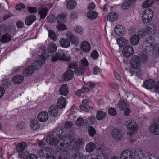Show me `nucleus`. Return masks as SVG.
Wrapping results in <instances>:
<instances>
[{
	"mask_svg": "<svg viewBox=\"0 0 159 159\" xmlns=\"http://www.w3.org/2000/svg\"><path fill=\"white\" fill-rule=\"evenodd\" d=\"M65 130L61 129L47 136L46 141L52 145H57V148L55 152L58 159H68L67 149L72 148L71 144L75 141L73 136L67 135Z\"/></svg>",
	"mask_w": 159,
	"mask_h": 159,
	"instance_id": "obj_1",
	"label": "nucleus"
},
{
	"mask_svg": "<svg viewBox=\"0 0 159 159\" xmlns=\"http://www.w3.org/2000/svg\"><path fill=\"white\" fill-rule=\"evenodd\" d=\"M155 40L151 36L145 40L142 46L144 51L147 52H152V53L156 56L159 55V43H157L154 45Z\"/></svg>",
	"mask_w": 159,
	"mask_h": 159,
	"instance_id": "obj_2",
	"label": "nucleus"
},
{
	"mask_svg": "<svg viewBox=\"0 0 159 159\" xmlns=\"http://www.w3.org/2000/svg\"><path fill=\"white\" fill-rule=\"evenodd\" d=\"M45 61V58L43 55L39 56L37 59L31 65L25 68L23 71V74L24 76H28L34 72L35 70H37L41 68Z\"/></svg>",
	"mask_w": 159,
	"mask_h": 159,
	"instance_id": "obj_3",
	"label": "nucleus"
},
{
	"mask_svg": "<svg viewBox=\"0 0 159 159\" xmlns=\"http://www.w3.org/2000/svg\"><path fill=\"white\" fill-rule=\"evenodd\" d=\"M156 31V28L153 24H149L147 25L144 29H142L139 34L144 37L146 35H153Z\"/></svg>",
	"mask_w": 159,
	"mask_h": 159,
	"instance_id": "obj_4",
	"label": "nucleus"
},
{
	"mask_svg": "<svg viewBox=\"0 0 159 159\" xmlns=\"http://www.w3.org/2000/svg\"><path fill=\"white\" fill-rule=\"evenodd\" d=\"M153 17V11L150 9H146L143 12L142 20L144 23H147L151 21Z\"/></svg>",
	"mask_w": 159,
	"mask_h": 159,
	"instance_id": "obj_5",
	"label": "nucleus"
},
{
	"mask_svg": "<svg viewBox=\"0 0 159 159\" xmlns=\"http://www.w3.org/2000/svg\"><path fill=\"white\" fill-rule=\"evenodd\" d=\"M53 149L51 147H44L41 148L38 152L39 155L42 157H45L51 154Z\"/></svg>",
	"mask_w": 159,
	"mask_h": 159,
	"instance_id": "obj_6",
	"label": "nucleus"
},
{
	"mask_svg": "<svg viewBox=\"0 0 159 159\" xmlns=\"http://www.w3.org/2000/svg\"><path fill=\"white\" fill-rule=\"evenodd\" d=\"M130 64L131 67L134 69H137L139 68L141 66L139 57L137 55L134 56L130 59Z\"/></svg>",
	"mask_w": 159,
	"mask_h": 159,
	"instance_id": "obj_7",
	"label": "nucleus"
},
{
	"mask_svg": "<svg viewBox=\"0 0 159 159\" xmlns=\"http://www.w3.org/2000/svg\"><path fill=\"white\" fill-rule=\"evenodd\" d=\"M120 159H132V152L129 149L123 151L120 154Z\"/></svg>",
	"mask_w": 159,
	"mask_h": 159,
	"instance_id": "obj_8",
	"label": "nucleus"
},
{
	"mask_svg": "<svg viewBox=\"0 0 159 159\" xmlns=\"http://www.w3.org/2000/svg\"><path fill=\"white\" fill-rule=\"evenodd\" d=\"M122 52L124 56L125 57H128L132 55L134 53L133 47L130 45L126 46L123 48Z\"/></svg>",
	"mask_w": 159,
	"mask_h": 159,
	"instance_id": "obj_9",
	"label": "nucleus"
},
{
	"mask_svg": "<svg viewBox=\"0 0 159 159\" xmlns=\"http://www.w3.org/2000/svg\"><path fill=\"white\" fill-rule=\"evenodd\" d=\"M146 152L139 149H136L134 153L135 159H145V156Z\"/></svg>",
	"mask_w": 159,
	"mask_h": 159,
	"instance_id": "obj_10",
	"label": "nucleus"
},
{
	"mask_svg": "<svg viewBox=\"0 0 159 159\" xmlns=\"http://www.w3.org/2000/svg\"><path fill=\"white\" fill-rule=\"evenodd\" d=\"M125 125L129 130L131 131L135 130L137 126L136 122L132 120L127 121Z\"/></svg>",
	"mask_w": 159,
	"mask_h": 159,
	"instance_id": "obj_11",
	"label": "nucleus"
},
{
	"mask_svg": "<svg viewBox=\"0 0 159 159\" xmlns=\"http://www.w3.org/2000/svg\"><path fill=\"white\" fill-rule=\"evenodd\" d=\"M112 135L113 138L115 140H120L122 137L121 131L117 128L113 130L112 132Z\"/></svg>",
	"mask_w": 159,
	"mask_h": 159,
	"instance_id": "obj_12",
	"label": "nucleus"
},
{
	"mask_svg": "<svg viewBox=\"0 0 159 159\" xmlns=\"http://www.w3.org/2000/svg\"><path fill=\"white\" fill-rule=\"evenodd\" d=\"M125 30L123 26L117 25L115 28L114 32L115 34L117 35H122L125 34Z\"/></svg>",
	"mask_w": 159,
	"mask_h": 159,
	"instance_id": "obj_13",
	"label": "nucleus"
},
{
	"mask_svg": "<svg viewBox=\"0 0 159 159\" xmlns=\"http://www.w3.org/2000/svg\"><path fill=\"white\" fill-rule=\"evenodd\" d=\"M149 130L150 132L155 135H159V124L154 123L149 128Z\"/></svg>",
	"mask_w": 159,
	"mask_h": 159,
	"instance_id": "obj_14",
	"label": "nucleus"
},
{
	"mask_svg": "<svg viewBox=\"0 0 159 159\" xmlns=\"http://www.w3.org/2000/svg\"><path fill=\"white\" fill-rule=\"evenodd\" d=\"M37 117L39 121L43 122L46 121L48 119V115L47 112L43 111L38 114Z\"/></svg>",
	"mask_w": 159,
	"mask_h": 159,
	"instance_id": "obj_15",
	"label": "nucleus"
},
{
	"mask_svg": "<svg viewBox=\"0 0 159 159\" xmlns=\"http://www.w3.org/2000/svg\"><path fill=\"white\" fill-rule=\"evenodd\" d=\"M58 108L56 105H52L49 108L48 112L51 116H56L58 115Z\"/></svg>",
	"mask_w": 159,
	"mask_h": 159,
	"instance_id": "obj_16",
	"label": "nucleus"
},
{
	"mask_svg": "<svg viewBox=\"0 0 159 159\" xmlns=\"http://www.w3.org/2000/svg\"><path fill=\"white\" fill-rule=\"evenodd\" d=\"M74 73L73 70H68L63 75L64 80L67 81L72 79L74 76Z\"/></svg>",
	"mask_w": 159,
	"mask_h": 159,
	"instance_id": "obj_17",
	"label": "nucleus"
},
{
	"mask_svg": "<svg viewBox=\"0 0 159 159\" xmlns=\"http://www.w3.org/2000/svg\"><path fill=\"white\" fill-rule=\"evenodd\" d=\"M38 14L40 15V18L44 19L46 17L48 10L47 7H41L38 9Z\"/></svg>",
	"mask_w": 159,
	"mask_h": 159,
	"instance_id": "obj_18",
	"label": "nucleus"
},
{
	"mask_svg": "<svg viewBox=\"0 0 159 159\" xmlns=\"http://www.w3.org/2000/svg\"><path fill=\"white\" fill-rule=\"evenodd\" d=\"M91 46L90 44L86 41H83L81 45L80 49L81 50L85 52H88L90 50Z\"/></svg>",
	"mask_w": 159,
	"mask_h": 159,
	"instance_id": "obj_19",
	"label": "nucleus"
},
{
	"mask_svg": "<svg viewBox=\"0 0 159 159\" xmlns=\"http://www.w3.org/2000/svg\"><path fill=\"white\" fill-rule=\"evenodd\" d=\"M96 148L95 144L93 142H90L87 143L85 147V150L88 153L93 152Z\"/></svg>",
	"mask_w": 159,
	"mask_h": 159,
	"instance_id": "obj_20",
	"label": "nucleus"
},
{
	"mask_svg": "<svg viewBox=\"0 0 159 159\" xmlns=\"http://www.w3.org/2000/svg\"><path fill=\"white\" fill-rule=\"evenodd\" d=\"M57 104L60 109H62L65 107L66 105V99L65 97L61 96L58 99Z\"/></svg>",
	"mask_w": 159,
	"mask_h": 159,
	"instance_id": "obj_21",
	"label": "nucleus"
},
{
	"mask_svg": "<svg viewBox=\"0 0 159 159\" xmlns=\"http://www.w3.org/2000/svg\"><path fill=\"white\" fill-rule=\"evenodd\" d=\"M36 20V17L34 15H32L28 16L25 18V23L26 25H31Z\"/></svg>",
	"mask_w": 159,
	"mask_h": 159,
	"instance_id": "obj_22",
	"label": "nucleus"
},
{
	"mask_svg": "<svg viewBox=\"0 0 159 159\" xmlns=\"http://www.w3.org/2000/svg\"><path fill=\"white\" fill-rule=\"evenodd\" d=\"M155 84V81L152 79L146 80L143 84L144 87L147 89H152L154 87Z\"/></svg>",
	"mask_w": 159,
	"mask_h": 159,
	"instance_id": "obj_23",
	"label": "nucleus"
},
{
	"mask_svg": "<svg viewBox=\"0 0 159 159\" xmlns=\"http://www.w3.org/2000/svg\"><path fill=\"white\" fill-rule=\"evenodd\" d=\"M60 94L61 95L66 96L68 93V87L66 84L62 85L59 90Z\"/></svg>",
	"mask_w": 159,
	"mask_h": 159,
	"instance_id": "obj_24",
	"label": "nucleus"
},
{
	"mask_svg": "<svg viewBox=\"0 0 159 159\" xmlns=\"http://www.w3.org/2000/svg\"><path fill=\"white\" fill-rule=\"evenodd\" d=\"M60 44L61 46L64 48H67L69 47L70 43L68 39L62 38L60 40Z\"/></svg>",
	"mask_w": 159,
	"mask_h": 159,
	"instance_id": "obj_25",
	"label": "nucleus"
},
{
	"mask_svg": "<svg viewBox=\"0 0 159 159\" xmlns=\"http://www.w3.org/2000/svg\"><path fill=\"white\" fill-rule=\"evenodd\" d=\"M40 127V123L37 120H32L30 122V128L31 129L36 130Z\"/></svg>",
	"mask_w": 159,
	"mask_h": 159,
	"instance_id": "obj_26",
	"label": "nucleus"
},
{
	"mask_svg": "<svg viewBox=\"0 0 159 159\" xmlns=\"http://www.w3.org/2000/svg\"><path fill=\"white\" fill-rule=\"evenodd\" d=\"M57 48V46L56 44L54 42H51L48 45L47 50L49 52L53 53L56 51Z\"/></svg>",
	"mask_w": 159,
	"mask_h": 159,
	"instance_id": "obj_27",
	"label": "nucleus"
},
{
	"mask_svg": "<svg viewBox=\"0 0 159 159\" xmlns=\"http://www.w3.org/2000/svg\"><path fill=\"white\" fill-rule=\"evenodd\" d=\"M24 80V77L22 75H17L15 76L12 79V81L15 84H19Z\"/></svg>",
	"mask_w": 159,
	"mask_h": 159,
	"instance_id": "obj_28",
	"label": "nucleus"
},
{
	"mask_svg": "<svg viewBox=\"0 0 159 159\" xmlns=\"http://www.w3.org/2000/svg\"><path fill=\"white\" fill-rule=\"evenodd\" d=\"M139 41V38L136 34L132 35L130 39L131 44L133 45H137Z\"/></svg>",
	"mask_w": 159,
	"mask_h": 159,
	"instance_id": "obj_29",
	"label": "nucleus"
},
{
	"mask_svg": "<svg viewBox=\"0 0 159 159\" xmlns=\"http://www.w3.org/2000/svg\"><path fill=\"white\" fill-rule=\"evenodd\" d=\"M67 15L66 13H61L57 15V20L58 23H62L65 22L66 19Z\"/></svg>",
	"mask_w": 159,
	"mask_h": 159,
	"instance_id": "obj_30",
	"label": "nucleus"
},
{
	"mask_svg": "<svg viewBox=\"0 0 159 159\" xmlns=\"http://www.w3.org/2000/svg\"><path fill=\"white\" fill-rule=\"evenodd\" d=\"M27 146L26 143L22 142L18 143L16 146V149L17 151H23Z\"/></svg>",
	"mask_w": 159,
	"mask_h": 159,
	"instance_id": "obj_31",
	"label": "nucleus"
},
{
	"mask_svg": "<svg viewBox=\"0 0 159 159\" xmlns=\"http://www.w3.org/2000/svg\"><path fill=\"white\" fill-rule=\"evenodd\" d=\"M128 41L126 40L125 38L122 37L119 38L117 40V42L120 47L121 48L127 44Z\"/></svg>",
	"mask_w": 159,
	"mask_h": 159,
	"instance_id": "obj_32",
	"label": "nucleus"
},
{
	"mask_svg": "<svg viewBox=\"0 0 159 159\" xmlns=\"http://www.w3.org/2000/svg\"><path fill=\"white\" fill-rule=\"evenodd\" d=\"M83 155L80 152H78L73 153L70 159H83Z\"/></svg>",
	"mask_w": 159,
	"mask_h": 159,
	"instance_id": "obj_33",
	"label": "nucleus"
},
{
	"mask_svg": "<svg viewBox=\"0 0 159 159\" xmlns=\"http://www.w3.org/2000/svg\"><path fill=\"white\" fill-rule=\"evenodd\" d=\"M11 36L8 34H5L2 37L0 41L3 43H7L10 40Z\"/></svg>",
	"mask_w": 159,
	"mask_h": 159,
	"instance_id": "obj_34",
	"label": "nucleus"
},
{
	"mask_svg": "<svg viewBox=\"0 0 159 159\" xmlns=\"http://www.w3.org/2000/svg\"><path fill=\"white\" fill-rule=\"evenodd\" d=\"M117 105L119 109L121 111H123L124 108L128 106L127 103L124 100L119 101Z\"/></svg>",
	"mask_w": 159,
	"mask_h": 159,
	"instance_id": "obj_35",
	"label": "nucleus"
},
{
	"mask_svg": "<svg viewBox=\"0 0 159 159\" xmlns=\"http://www.w3.org/2000/svg\"><path fill=\"white\" fill-rule=\"evenodd\" d=\"M134 3V0H128L125 1L122 4V8L124 9H127L129 6L132 5Z\"/></svg>",
	"mask_w": 159,
	"mask_h": 159,
	"instance_id": "obj_36",
	"label": "nucleus"
},
{
	"mask_svg": "<svg viewBox=\"0 0 159 159\" xmlns=\"http://www.w3.org/2000/svg\"><path fill=\"white\" fill-rule=\"evenodd\" d=\"M89 91V89L87 87H83L81 89L78 90L75 93V95L80 96L81 93H84Z\"/></svg>",
	"mask_w": 159,
	"mask_h": 159,
	"instance_id": "obj_37",
	"label": "nucleus"
},
{
	"mask_svg": "<svg viewBox=\"0 0 159 159\" xmlns=\"http://www.w3.org/2000/svg\"><path fill=\"white\" fill-rule=\"evenodd\" d=\"M74 72L78 75H81L84 74L85 70L83 67L80 66L79 67L76 68L74 70Z\"/></svg>",
	"mask_w": 159,
	"mask_h": 159,
	"instance_id": "obj_38",
	"label": "nucleus"
},
{
	"mask_svg": "<svg viewBox=\"0 0 159 159\" xmlns=\"http://www.w3.org/2000/svg\"><path fill=\"white\" fill-rule=\"evenodd\" d=\"M87 17L91 19H94L97 16V14L96 12L93 11H90L87 12Z\"/></svg>",
	"mask_w": 159,
	"mask_h": 159,
	"instance_id": "obj_39",
	"label": "nucleus"
},
{
	"mask_svg": "<svg viewBox=\"0 0 159 159\" xmlns=\"http://www.w3.org/2000/svg\"><path fill=\"white\" fill-rule=\"evenodd\" d=\"M90 159H108V158L106 154L100 153L95 157H91Z\"/></svg>",
	"mask_w": 159,
	"mask_h": 159,
	"instance_id": "obj_40",
	"label": "nucleus"
},
{
	"mask_svg": "<svg viewBox=\"0 0 159 159\" xmlns=\"http://www.w3.org/2000/svg\"><path fill=\"white\" fill-rule=\"evenodd\" d=\"M106 116V113L103 111H100L97 112V118L98 120H103Z\"/></svg>",
	"mask_w": 159,
	"mask_h": 159,
	"instance_id": "obj_41",
	"label": "nucleus"
},
{
	"mask_svg": "<svg viewBox=\"0 0 159 159\" xmlns=\"http://www.w3.org/2000/svg\"><path fill=\"white\" fill-rule=\"evenodd\" d=\"M107 18L108 20L109 21L115 20H117V15L115 12H112L109 14Z\"/></svg>",
	"mask_w": 159,
	"mask_h": 159,
	"instance_id": "obj_42",
	"label": "nucleus"
},
{
	"mask_svg": "<svg viewBox=\"0 0 159 159\" xmlns=\"http://www.w3.org/2000/svg\"><path fill=\"white\" fill-rule=\"evenodd\" d=\"M81 142L80 140H78L75 141L74 143L73 147H72L73 150L78 151L80 148L81 145Z\"/></svg>",
	"mask_w": 159,
	"mask_h": 159,
	"instance_id": "obj_43",
	"label": "nucleus"
},
{
	"mask_svg": "<svg viewBox=\"0 0 159 159\" xmlns=\"http://www.w3.org/2000/svg\"><path fill=\"white\" fill-rule=\"evenodd\" d=\"M60 58L61 60L66 61H69L71 59L69 55L65 53L60 55Z\"/></svg>",
	"mask_w": 159,
	"mask_h": 159,
	"instance_id": "obj_44",
	"label": "nucleus"
},
{
	"mask_svg": "<svg viewBox=\"0 0 159 159\" xmlns=\"http://www.w3.org/2000/svg\"><path fill=\"white\" fill-rule=\"evenodd\" d=\"M76 5V3L74 0L68 1L66 4L67 8L69 9H73Z\"/></svg>",
	"mask_w": 159,
	"mask_h": 159,
	"instance_id": "obj_45",
	"label": "nucleus"
},
{
	"mask_svg": "<svg viewBox=\"0 0 159 159\" xmlns=\"http://www.w3.org/2000/svg\"><path fill=\"white\" fill-rule=\"evenodd\" d=\"M74 31L78 34H82L84 32V30L83 28L79 26H76L74 28Z\"/></svg>",
	"mask_w": 159,
	"mask_h": 159,
	"instance_id": "obj_46",
	"label": "nucleus"
},
{
	"mask_svg": "<svg viewBox=\"0 0 159 159\" xmlns=\"http://www.w3.org/2000/svg\"><path fill=\"white\" fill-rule=\"evenodd\" d=\"M154 2V0H147L143 3L142 7L144 8L149 7L153 4Z\"/></svg>",
	"mask_w": 159,
	"mask_h": 159,
	"instance_id": "obj_47",
	"label": "nucleus"
},
{
	"mask_svg": "<svg viewBox=\"0 0 159 159\" xmlns=\"http://www.w3.org/2000/svg\"><path fill=\"white\" fill-rule=\"evenodd\" d=\"M147 52L146 51H144V52H143L140 55L139 58L142 61H147L148 57Z\"/></svg>",
	"mask_w": 159,
	"mask_h": 159,
	"instance_id": "obj_48",
	"label": "nucleus"
},
{
	"mask_svg": "<svg viewBox=\"0 0 159 159\" xmlns=\"http://www.w3.org/2000/svg\"><path fill=\"white\" fill-rule=\"evenodd\" d=\"M49 36L52 39L53 41H55L56 40L57 35L52 30H49Z\"/></svg>",
	"mask_w": 159,
	"mask_h": 159,
	"instance_id": "obj_49",
	"label": "nucleus"
},
{
	"mask_svg": "<svg viewBox=\"0 0 159 159\" xmlns=\"http://www.w3.org/2000/svg\"><path fill=\"white\" fill-rule=\"evenodd\" d=\"M2 84L4 87H7L11 85L10 80L8 79H4L2 81Z\"/></svg>",
	"mask_w": 159,
	"mask_h": 159,
	"instance_id": "obj_50",
	"label": "nucleus"
},
{
	"mask_svg": "<svg viewBox=\"0 0 159 159\" xmlns=\"http://www.w3.org/2000/svg\"><path fill=\"white\" fill-rule=\"evenodd\" d=\"M61 23H58V26H57V29L59 31H61L66 29V26Z\"/></svg>",
	"mask_w": 159,
	"mask_h": 159,
	"instance_id": "obj_51",
	"label": "nucleus"
},
{
	"mask_svg": "<svg viewBox=\"0 0 159 159\" xmlns=\"http://www.w3.org/2000/svg\"><path fill=\"white\" fill-rule=\"evenodd\" d=\"M60 54L57 53L54 55H53L52 56V61L55 62L58 60L60 59Z\"/></svg>",
	"mask_w": 159,
	"mask_h": 159,
	"instance_id": "obj_52",
	"label": "nucleus"
},
{
	"mask_svg": "<svg viewBox=\"0 0 159 159\" xmlns=\"http://www.w3.org/2000/svg\"><path fill=\"white\" fill-rule=\"evenodd\" d=\"M108 113L112 116H115L116 115L117 112L115 109L113 107H111L108 110Z\"/></svg>",
	"mask_w": 159,
	"mask_h": 159,
	"instance_id": "obj_53",
	"label": "nucleus"
},
{
	"mask_svg": "<svg viewBox=\"0 0 159 159\" xmlns=\"http://www.w3.org/2000/svg\"><path fill=\"white\" fill-rule=\"evenodd\" d=\"M88 131L89 135L92 137H93L96 133L95 129L92 127H90L89 128Z\"/></svg>",
	"mask_w": 159,
	"mask_h": 159,
	"instance_id": "obj_54",
	"label": "nucleus"
},
{
	"mask_svg": "<svg viewBox=\"0 0 159 159\" xmlns=\"http://www.w3.org/2000/svg\"><path fill=\"white\" fill-rule=\"evenodd\" d=\"M84 123V121L83 119L81 117L78 118L76 121V125L78 126H82Z\"/></svg>",
	"mask_w": 159,
	"mask_h": 159,
	"instance_id": "obj_55",
	"label": "nucleus"
},
{
	"mask_svg": "<svg viewBox=\"0 0 159 159\" xmlns=\"http://www.w3.org/2000/svg\"><path fill=\"white\" fill-rule=\"evenodd\" d=\"M91 57L93 59H97L98 57V54L96 50L93 51L91 53Z\"/></svg>",
	"mask_w": 159,
	"mask_h": 159,
	"instance_id": "obj_56",
	"label": "nucleus"
},
{
	"mask_svg": "<svg viewBox=\"0 0 159 159\" xmlns=\"http://www.w3.org/2000/svg\"><path fill=\"white\" fill-rule=\"evenodd\" d=\"M95 120V117L93 116H89L88 118L87 122L88 123L90 124H92L94 123Z\"/></svg>",
	"mask_w": 159,
	"mask_h": 159,
	"instance_id": "obj_57",
	"label": "nucleus"
},
{
	"mask_svg": "<svg viewBox=\"0 0 159 159\" xmlns=\"http://www.w3.org/2000/svg\"><path fill=\"white\" fill-rule=\"evenodd\" d=\"M77 64L75 62L71 63L69 67H68V70H72L74 69L75 70V68L77 67Z\"/></svg>",
	"mask_w": 159,
	"mask_h": 159,
	"instance_id": "obj_58",
	"label": "nucleus"
},
{
	"mask_svg": "<svg viewBox=\"0 0 159 159\" xmlns=\"http://www.w3.org/2000/svg\"><path fill=\"white\" fill-rule=\"evenodd\" d=\"M70 40L71 43L74 44H76L79 42L78 38L74 35Z\"/></svg>",
	"mask_w": 159,
	"mask_h": 159,
	"instance_id": "obj_59",
	"label": "nucleus"
},
{
	"mask_svg": "<svg viewBox=\"0 0 159 159\" xmlns=\"http://www.w3.org/2000/svg\"><path fill=\"white\" fill-rule=\"evenodd\" d=\"M28 11L30 13H35L37 12V10L35 7H29Z\"/></svg>",
	"mask_w": 159,
	"mask_h": 159,
	"instance_id": "obj_60",
	"label": "nucleus"
},
{
	"mask_svg": "<svg viewBox=\"0 0 159 159\" xmlns=\"http://www.w3.org/2000/svg\"><path fill=\"white\" fill-rule=\"evenodd\" d=\"M25 5L23 4H20L16 6V8L18 11L23 10L25 8Z\"/></svg>",
	"mask_w": 159,
	"mask_h": 159,
	"instance_id": "obj_61",
	"label": "nucleus"
},
{
	"mask_svg": "<svg viewBox=\"0 0 159 159\" xmlns=\"http://www.w3.org/2000/svg\"><path fill=\"white\" fill-rule=\"evenodd\" d=\"M124 111V115L125 116H128L129 115V113H130V109L129 108L128 106L126 108H125L123 110Z\"/></svg>",
	"mask_w": 159,
	"mask_h": 159,
	"instance_id": "obj_62",
	"label": "nucleus"
},
{
	"mask_svg": "<svg viewBox=\"0 0 159 159\" xmlns=\"http://www.w3.org/2000/svg\"><path fill=\"white\" fill-rule=\"evenodd\" d=\"M37 157L36 155L34 154H30L28 155L26 159H37Z\"/></svg>",
	"mask_w": 159,
	"mask_h": 159,
	"instance_id": "obj_63",
	"label": "nucleus"
},
{
	"mask_svg": "<svg viewBox=\"0 0 159 159\" xmlns=\"http://www.w3.org/2000/svg\"><path fill=\"white\" fill-rule=\"evenodd\" d=\"M66 38L68 39H70L74 36L72 33L69 31H67L66 33Z\"/></svg>",
	"mask_w": 159,
	"mask_h": 159,
	"instance_id": "obj_64",
	"label": "nucleus"
}]
</instances>
